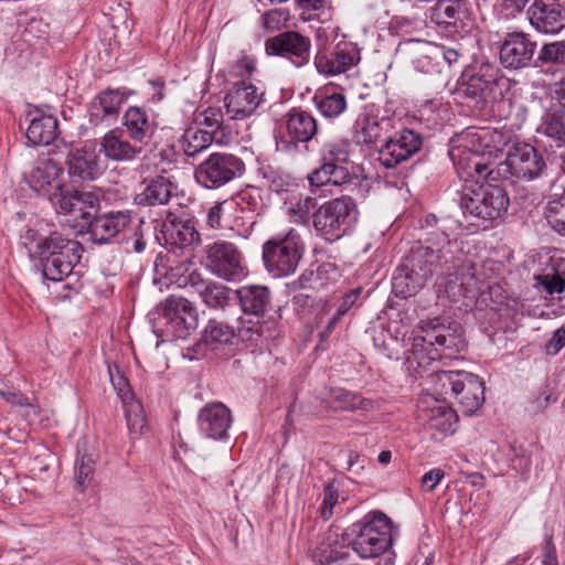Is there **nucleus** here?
Masks as SVG:
<instances>
[{"label": "nucleus", "mask_w": 565, "mask_h": 565, "mask_svg": "<svg viewBox=\"0 0 565 565\" xmlns=\"http://www.w3.org/2000/svg\"><path fill=\"white\" fill-rule=\"evenodd\" d=\"M498 67L491 64H481L478 72L473 74L465 88V95L475 102L473 107L477 110H486L484 96L491 82L495 81Z\"/></svg>", "instance_id": "f704fd0d"}, {"label": "nucleus", "mask_w": 565, "mask_h": 565, "mask_svg": "<svg viewBox=\"0 0 565 565\" xmlns=\"http://www.w3.org/2000/svg\"><path fill=\"white\" fill-rule=\"evenodd\" d=\"M143 148L124 138V130L108 131L102 139L100 151L113 161H132L142 153Z\"/></svg>", "instance_id": "c756f323"}, {"label": "nucleus", "mask_w": 565, "mask_h": 565, "mask_svg": "<svg viewBox=\"0 0 565 565\" xmlns=\"http://www.w3.org/2000/svg\"><path fill=\"white\" fill-rule=\"evenodd\" d=\"M422 147V135L405 128L385 138V142L379 149V161L386 169H392L412 158Z\"/></svg>", "instance_id": "2eb2a0df"}, {"label": "nucleus", "mask_w": 565, "mask_h": 565, "mask_svg": "<svg viewBox=\"0 0 565 565\" xmlns=\"http://www.w3.org/2000/svg\"><path fill=\"white\" fill-rule=\"evenodd\" d=\"M483 181L471 186H465L459 194V205L463 214L476 221V225L491 223L507 213L510 199L507 190L492 183Z\"/></svg>", "instance_id": "20e7f679"}, {"label": "nucleus", "mask_w": 565, "mask_h": 565, "mask_svg": "<svg viewBox=\"0 0 565 565\" xmlns=\"http://www.w3.org/2000/svg\"><path fill=\"white\" fill-rule=\"evenodd\" d=\"M125 102V96L117 89H106L102 92L92 103L89 107V121L98 125L107 117H116L119 108Z\"/></svg>", "instance_id": "c9c22d12"}, {"label": "nucleus", "mask_w": 565, "mask_h": 565, "mask_svg": "<svg viewBox=\"0 0 565 565\" xmlns=\"http://www.w3.org/2000/svg\"><path fill=\"white\" fill-rule=\"evenodd\" d=\"M142 191L137 194L136 201L139 205L154 206L169 203L177 186L166 177L156 175L146 179Z\"/></svg>", "instance_id": "72a5a7b5"}, {"label": "nucleus", "mask_w": 565, "mask_h": 565, "mask_svg": "<svg viewBox=\"0 0 565 565\" xmlns=\"http://www.w3.org/2000/svg\"><path fill=\"white\" fill-rule=\"evenodd\" d=\"M67 174L71 184L96 180L103 172L99 154L93 146L72 150L66 157Z\"/></svg>", "instance_id": "412c9836"}, {"label": "nucleus", "mask_w": 565, "mask_h": 565, "mask_svg": "<svg viewBox=\"0 0 565 565\" xmlns=\"http://www.w3.org/2000/svg\"><path fill=\"white\" fill-rule=\"evenodd\" d=\"M537 132L548 138L557 148L565 147V108L547 111L542 118Z\"/></svg>", "instance_id": "58836bf2"}, {"label": "nucleus", "mask_w": 565, "mask_h": 565, "mask_svg": "<svg viewBox=\"0 0 565 565\" xmlns=\"http://www.w3.org/2000/svg\"><path fill=\"white\" fill-rule=\"evenodd\" d=\"M465 371H437L431 377L434 393L443 398H454L458 394L459 385H462L461 375Z\"/></svg>", "instance_id": "79ce46f5"}, {"label": "nucleus", "mask_w": 565, "mask_h": 565, "mask_svg": "<svg viewBox=\"0 0 565 565\" xmlns=\"http://www.w3.org/2000/svg\"><path fill=\"white\" fill-rule=\"evenodd\" d=\"M390 126V120L364 115L356 120L354 138L358 143L373 145L380 140L385 142V135Z\"/></svg>", "instance_id": "e433bc0d"}, {"label": "nucleus", "mask_w": 565, "mask_h": 565, "mask_svg": "<svg viewBox=\"0 0 565 565\" xmlns=\"http://www.w3.org/2000/svg\"><path fill=\"white\" fill-rule=\"evenodd\" d=\"M495 81L491 82L490 87L484 96L486 110H479L483 116L491 115L494 113V104L504 100L511 102V89L514 85L510 78L504 76L500 68L498 74L494 76Z\"/></svg>", "instance_id": "a19ab883"}, {"label": "nucleus", "mask_w": 565, "mask_h": 565, "mask_svg": "<svg viewBox=\"0 0 565 565\" xmlns=\"http://www.w3.org/2000/svg\"><path fill=\"white\" fill-rule=\"evenodd\" d=\"M29 126L26 139L34 146L50 145L56 137L57 119L52 115H44L40 110L28 114Z\"/></svg>", "instance_id": "473e14b6"}, {"label": "nucleus", "mask_w": 565, "mask_h": 565, "mask_svg": "<svg viewBox=\"0 0 565 565\" xmlns=\"http://www.w3.org/2000/svg\"><path fill=\"white\" fill-rule=\"evenodd\" d=\"M232 203L227 201L215 203L211 206L206 214V224L211 228H222L223 225V216L225 211L231 207Z\"/></svg>", "instance_id": "4d7b16f0"}, {"label": "nucleus", "mask_w": 565, "mask_h": 565, "mask_svg": "<svg viewBox=\"0 0 565 565\" xmlns=\"http://www.w3.org/2000/svg\"><path fill=\"white\" fill-rule=\"evenodd\" d=\"M545 217L555 232L565 235V188L547 203Z\"/></svg>", "instance_id": "a18cd8bd"}, {"label": "nucleus", "mask_w": 565, "mask_h": 565, "mask_svg": "<svg viewBox=\"0 0 565 565\" xmlns=\"http://www.w3.org/2000/svg\"><path fill=\"white\" fill-rule=\"evenodd\" d=\"M449 156L461 178L472 179L475 184L483 181H497V178L490 175V172L495 169V164L486 162L483 154L478 151L458 146L449 152Z\"/></svg>", "instance_id": "4be33fe9"}, {"label": "nucleus", "mask_w": 565, "mask_h": 565, "mask_svg": "<svg viewBox=\"0 0 565 565\" xmlns=\"http://www.w3.org/2000/svg\"><path fill=\"white\" fill-rule=\"evenodd\" d=\"M430 19L450 34L466 33L472 25L466 0H438L431 9Z\"/></svg>", "instance_id": "f3484780"}, {"label": "nucleus", "mask_w": 565, "mask_h": 565, "mask_svg": "<svg viewBox=\"0 0 565 565\" xmlns=\"http://www.w3.org/2000/svg\"><path fill=\"white\" fill-rule=\"evenodd\" d=\"M358 210L351 195L324 202L312 213V225L318 236L335 242L344 236L356 222Z\"/></svg>", "instance_id": "0eeeda50"}, {"label": "nucleus", "mask_w": 565, "mask_h": 565, "mask_svg": "<svg viewBox=\"0 0 565 565\" xmlns=\"http://www.w3.org/2000/svg\"><path fill=\"white\" fill-rule=\"evenodd\" d=\"M360 61L361 54L358 44L342 40L332 50H329L326 43H319L313 63L319 74L332 77L348 72Z\"/></svg>", "instance_id": "9b49d317"}, {"label": "nucleus", "mask_w": 565, "mask_h": 565, "mask_svg": "<svg viewBox=\"0 0 565 565\" xmlns=\"http://www.w3.org/2000/svg\"><path fill=\"white\" fill-rule=\"evenodd\" d=\"M360 294H361V289L356 288V289H352L349 292H347L345 295H343L337 306V309H335V311L338 312V316H344L356 302Z\"/></svg>", "instance_id": "0e129e2a"}, {"label": "nucleus", "mask_w": 565, "mask_h": 565, "mask_svg": "<svg viewBox=\"0 0 565 565\" xmlns=\"http://www.w3.org/2000/svg\"><path fill=\"white\" fill-rule=\"evenodd\" d=\"M551 397H552V394L548 390V387L545 385V386H542L539 391V394L537 396H535L531 403H530V411L533 413V414H536L539 412H542L544 411L550 402H551Z\"/></svg>", "instance_id": "e2e57ef3"}, {"label": "nucleus", "mask_w": 565, "mask_h": 565, "mask_svg": "<svg viewBox=\"0 0 565 565\" xmlns=\"http://www.w3.org/2000/svg\"><path fill=\"white\" fill-rule=\"evenodd\" d=\"M330 175V184L343 186V190H349V192L359 190V178L350 173L347 167L338 163H331Z\"/></svg>", "instance_id": "8fccbe9b"}, {"label": "nucleus", "mask_w": 565, "mask_h": 565, "mask_svg": "<svg viewBox=\"0 0 565 565\" xmlns=\"http://www.w3.org/2000/svg\"><path fill=\"white\" fill-rule=\"evenodd\" d=\"M420 333L414 338L412 353L417 359L424 347H436L429 356L436 360L441 354L452 356L466 348L461 324L449 318L436 317L422 321Z\"/></svg>", "instance_id": "39448f33"}, {"label": "nucleus", "mask_w": 565, "mask_h": 565, "mask_svg": "<svg viewBox=\"0 0 565 565\" xmlns=\"http://www.w3.org/2000/svg\"><path fill=\"white\" fill-rule=\"evenodd\" d=\"M546 163L542 154L531 145H518L510 151L504 161L495 163L490 175L500 180H534L542 175Z\"/></svg>", "instance_id": "1a4fd4ad"}, {"label": "nucleus", "mask_w": 565, "mask_h": 565, "mask_svg": "<svg viewBox=\"0 0 565 565\" xmlns=\"http://www.w3.org/2000/svg\"><path fill=\"white\" fill-rule=\"evenodd\" d=\"M318 132L319 126L313 115L294 107L279 120L275 136L276 149L288 157H295L308 150V145Z\"/></svg>", "instance_id": "423d86ee"}, {"label": "nucleus", "mask_w": 565, "mask_h": 565, "mask_svg": "<svg viewBox=\"0 0 565 565\" xmlns=\"http://www.w3.org/2000/svg\"><path fill=\"white\" fill-rule=\"evenodd\" d=\"M52 205L58 213L81 218L87 225L98 212L100 206L99 196L94 191L77 189L73 184H66L60 189L54 196Z\"/></svg>", "instance_id": "4468645a"}, {"label": "nucleus", "mask_w": 565, "mask_h": 565, "mask_svg": "<svg viewBox=\"0 0 565 565\" xmlns=\"http://www.w3.org/2000/svg\"><path fill=\"white\" fill-rule=\"evenodd\" d=\"M235 337L233 327L226 322L211 319L205 326L199 345H205L212 351L231 343Z\"/></svg>", "instance_id": "ea45409f"}, {"label": "nucleus", "mask_w": 565, "mask_h": 565, "mask_svg": "<svg viewBox=\"0 0 565 565\" xmlns=\"http://www.w3.org/2000/svg\"><path fill=\"white\" fill-rule=\"evenodd\" d=\"M198 424L206 438L225 439L232 424L231 411L222 403L207 404L200 411Z\"/></svg>", "instance_id": "a878e982"}, {"label": "nucleus", "mask_w": 565, "mask_h": 565, "mask_svg": "<svg viewBox=\"0 0 565 565\" xmlns=\"http://www.w3.org/2000/svg\"><path fill=\"white\" fill-rule=\"evenodd\" d=\"M164 332L173 339H186L196 328L199 315L185 298L170 296L162 303Z\"/></svg>", "instance_id": "ddd939ff"}, {"label": "nucleus", "mask_w": 565, "mask_h": 565, "mask_svg": "<svg viewBox=\"0 0 565 565\" xmlns=\"http://www.w3.org/2000/svg\"><path fill=\"white\" fill-rule=\"evenodd\" d=\"M328 402L334 411L354 412L360 409L370 412L374 408V402L372 399L341 387L330 388Z\"/></svg>", "instance_id": "4c0bfd02"}, {"label": "nucleus", "mask_w": 565, "mask_h": 565, "mask_svg": "<svg viewBox=\"0 0 565 565\" xmlns=\"http://www.w3.org/2000/svg\"><path fill=\"white\" fill-rule=\"evenodd\" d=\"M339 501V492L333 483L328 482L323 490V503L320 514L324 520H329L333 515V508Z\"/></svg>", "instance_id": "5fc2aeb1"}, {"label": "nucleus", "mask_w": 565, "mask_h": 565, "mask_svg": "<svg viewBox=\"0 0 565 565\" xmlns=\"http://www.w3.org/2000/svg\"><path fill=\"white\" fill-rule=\"evenodd\" d=\"M534 66L565 67V41L544 43L537 52Z\"/></svg>", "instance_id": "c03bdc74"}, {"label": "nucleus", "mask_w": 565, "mask_h": 565, "mask_svg": "<svg viewBox=\"0 0 565 565\" xmlns=\"http://www.w3.org/2000/svg\"><path fill=\"white\" fill-rule=\"evenodd\" d=\"M397 534L392 520L380 511L367 513L361 521L345 530L348 544L362 558L386 553Z\"/></svg>", "instance_id": "7ed1b4c3"}, {"label": "nucleus", "mask_w": 565, "mask_h": 565, "mask_svg": "<svg viewBox=\"0 0 565 565\" xmlns=\"http://www.w3.org/2000/svg\"><path fill=\"white\" fill-rule=\"evenodd\" d=\"M122 126L128 138L138 146H147L157 131V122L149 118L148 113L137 106L127 108L122 116Z\"/></svg>", "instance_id": "cd10ccee"}, {"label": "nucleus", "mask_w": 565, "mask_h": 565, "mask_svg": "<svg viewBox=\"0 0 565 565\" xmlns=\"http://www.w3.org/2000/svg\"><path fill=\"white\" fill-rule=\"evenodd\" d=\"M131 223L128 211L109 212L97 215L88 222L87 230L90 239L97 244H107L124 232Z\"/></svg>", "instance_id": "393cba45"}, {"label": "nucleus", "mask_w": 565, "mask_h": 565, "mask_svg": "<svg viewBox=\"0 0 565 565\" xmlns=\"http://www.w3.org/2000/svg\"><path fill=\"white\" fill-rule=\"evenodd\" d=\"M263 94L245 79L232 85L224 97L226 114L231 119L242 120L252 116L262 103Z\"/></svg>", "instance_id": "a211bd4d"}, {"label": "nucleus", "mask_w": 565, "mask_h": 565, "mask_svg": "<svg viewBox=\"0 0 565 565\" xmlns=\"http://www.w3.org/2000/svg\"><path fill=\"white\" fill-rule=\"evenodd\" d=\"M202 117L203 119L201 124L209 129L207 131H212V135L214 136V134L222 127L223 114L220 109L210 107L203 111Z\"/></svg>", "instance_id": "13d9d810"}, {"label": "nucleus", "mask_w": 565, "mask_h": 565, "mask_svg": "<svg viewBox=\"0 0 565 565\" xmlns=\"http://www.w3.org/2000/svg\"><path fill=\"white\" fill-rule=\"evenodd\" d=\"M95 460L90 455H82L75 462L76 484L83 490L93 479Z\"/></svg>", "instance_id": "603ef678"}, {"label": "nucleus", "mask_w": 565, "mask_h": 565, "mask_svg": "<svg viewBox=\"0 0 565 565\" xmlns=\"http://www.w3.org/2000/svg\"><path fill=\"white\" fill-rule=\"evenodd\" d=\"M565 347V323L558 328L545 344L547 354L556 355Z\"/></svg>", "instance_id": "680f3d73"}, {"label": "nucleus", "mask_w": 565, "mask_h": 565, "mask_svg": "<svg viewBox=\"0 0 565 565\" xmlns=\"http://www.w3.org/2000/svg\"><path fill=\"white\" fill-rule=\"evenodd\" d=\"M460 382L462 385H459L458 394L454 398L465 415H472L484 402V383L478 375L469 372H463Z\"/></svg>", "instance_id": "7c9ffc66"}, {"label": "nucleus", "mask_w": 565, "mask_h": 565, "mask_svg": "<svg viewBox=\"0 0 565 565\" xmlns=\"http://www.w3.org/2000/svg\"><path fill=\"white\" fill-rule=\"evenodd\" d=\"M260 318H257V321L248 327H242L238 329V337L243 341H250L257 343L260 338L265 337L266 331L268 330V322L267 321H260Z\"/></svg>", "instance_id": "6e6d98bb"}, {"label": "nucleus", "mask_w": 565, "mask_h": 565, "mask_svg": "<svg viewBox=\"0 0 565 565\" xmlns=\"http://www.w3.org/2000/svg\"><path fill=\"white\" fill-rule=\"evenodd\" d=\"M214 140L212 131L196 127L188 128L181 140V147L186 157H194L211 146Z\"/></svg>", "instance_id": "37998d69"}, {"label": "nucleus", "mask_w": 565, "mask_h": 565, "mask_svg": "<svg viewBox=\"0 0 565 565\" xmlns=\"http://www.w3.org/2000/svg\"><path fill=\"white\" fill-rule=\"evenodd\" d=\"M310 39L295 31H287L266 41L268 54L289 58L297 67L303 66L310 58Z\"/></svg>", "instance_id": "6ab92c4d"}, {"label": "nucleus", "mask_w": 565, "mask_h": 565, "mask_svg": "<svg viewBox=\"0 0 565 565\" xmlns=\"http://www.w3.org/2000/svg\"><path fill=\"white\" fill-rule=\"evenodd\" d=\"M234 295L238 299L241 309L245 315L264 318L265 313L270 309L271 292L265 286H242L234 291Z\"/></svg>", "instance_id": "c85d7f7f"}, {"label": "nucleus", "mask_w": 565, "mask_h": 565, "mask_svg": "<svg viewBox=\"0 0 565 565\" xmlns=\"http://www.w3.org/2000/svg\"><path fill=\"white\" fill-rule=\"evenodd\" d=\"M417 418L436 440L454 434L457 429L458 415L456 411L444 404L436 403L428 406L426 402H422L417 408Z\"/></svg>", "instance_id": "aec40b11"}, {"label": "nucleus", "mask_w": 565, "mask_h": 565, "mask_svg": "<svg viewBox=\"0 0 565 565\" xmlns=\"http://www.w3.org/2000/svg\"><path fill=\"white\" fill-rule=\"evenodd\" d=\"M63 169L53 159H39L29 175L30 186L39 194L46 196L51 203L60 189L65 188L67 183L60 180Z\"/></svg>", "instance_id": "5701e85b"}, {"label": "nucleus", "mask_w": 565, "mask_h": 565, "mask_svg": "<svg viewBox=\"0 0 565 565\" xmlns=\"http://www.w3.org/2000/svg\"><path fill=\"white\" fill-rule=\"evenodd\" d=\"M330 169L331 162H322V164L318 169H316L308 175L310 184L317 188L330 184Z\"/></svg>", "instance_id": "bf43d9fd"}, {"label": "nucleus", "mask_w": 565, "mask_h": 565, "mask_svg": "<svg viewBox=\"0 0 565 565\" xmlns=\"http://www.w3.org/2000/svg\"><path fill=\"white\" fill-rule=\"evenodd\" d=\"M535 280L548 295L565 291V276L557 269H554L553 273L537 275Z\"/></svg>", "instance_id": "864d4df0"}, {"label": "nucleus", "mask_w": 565, "mask_h": 565, "mask_svg": "<svg viewBox=\"0 0 565 565\" xmlns=\"http://www.w3.org/2000/svg\"><path fill=\"white\" fill-rule=\"evenodd\" d=\"M125 407V415L127 426L130 433L141 434L146 426V416L143 414L142 405L138 401H126L125 394L121 395Z\"/></svg>", "instance_id": "09e8293b"}, {"label": "nucleus", "mask_w": 565, "mask_h": 565, "mask_svg": "<svg viewBox=\"0 0 565 565\" xmlns=\"http://www.w3.org/2000/svg\"><path fill=\"white\" fill-rule=\"evenodd\" d=\"M332 271L337 275L335 268L331 264H323L317 268V271L313 270H305L300 277L291 284L292 289H318L323 286L322 276Z\"/></svg>", "instance_id": "de8ad7c7"}, {"label": "nucleus", "mask_w": 565, "mask_h": 565, "mask_svg": "<svg viewBox=\"0 0 565 565\" xmlns=\"http://www.w3.org/2000/svg\"><path fill=\"white\" fill-rule=\"evenodd\" d=\"M348 153L340 145L328 143L326 145L322 153V162L329 161L331 163L341 164L347 160Z\"/></svg>", "instance_id": "052dcab7"}, {"label": "nucleus", "mask_w": 565, "mask_h": 565, "mask_svg": "<svg viewBox=\"0 0 565 565\" xmlns=\"http://www.w3.org/2000/svg\"><path fill=\"white\" fill-rule=\"evenodd\" d=\"M527 15L540 32L557 33L565 28V8L558 0H534Z\"/></svg>", "instance_id": "b1692460"}, {"label": "nucleus", "mask_w": 565, "mask_h": 565, "mask_svg": "<svg viewBox=\"0 0 565 565\" xmlns=\"http://www.w3.org/2000/svg\"><path fill=\"white\" fill-rule=\"evenodd\" d=\"M244 169V162L234 154L212 153L198 166L194 177L203 186L216 189L241 175Z\"/></svg>", "instance_id": "f8f14e48"}, {"label": "nucleus", "mask_w": 565, "mask_h": 565, "mask_svg": "<svg viewBox=\"0 0 565 565\" xmlns=\"http://www.w3.org/2000/svg\"><path fill=\"white\" fill-rule=\"evenodd\" d=\"M305 245L300 234L290 228L277 234L263 245V259L267 270L275 277L288 276L297 269Z\"/></svg>", "instance_id": "6e6552de"}, {"label": "nucleus", "mask_w": 565, "mask_h": 565, "mask_svg": "<svg viewBox=\"0 0 565 565\" xmlns=\"http://www.w3.org/2000/svg\"><path fill=\"white\" fill-rule=\"evenodd\" d=\"M205 265L211 273L227 281H238L248 275L244 256L231 242L217 241L204 248Z\"/></svg>", "instance_id": "9d476101"}, {"label": "nucleus", "mask_w": 565, "mask_h": 565, "mask_svg": "<svg viewBox=\"0 0 565 565\" xmlns=\"http://www.w3.org/2000/svg\"><path fill=\"white\" fill-rule=\"evenodd\" d=\"M313 102L320 114L326 118L339 117L347 109V99L341 93L327 96H315Z\"/></svg>", "instance_id": "49530a36"}, {"label": "nucleus", "mask_w": 565, "mask_h": 565, "mask_svg": "<svg viewBox=\"0 0 565 565\" xmlns=\"http://www.w3.org/2000/svg\"><path fill=\"white\" fill-rule=\"evenodd\" d=\"M296 201H290L288 213L292 216H297L302 223H306L309 217H312V213L317 210V200L308 194H299L295 198Z\"/></svg>", "instance_id": "3c124183"}, {"label": "nucleus", "mask_w": 565, "mask_h": 565, "mask_svg": "<svg viewBox=\"0 0 565 565\" xmlns=\"http://www.w3.org/2000/svg\"><path fill=\"white\" fill-rule=\"evenodd\" d=\"M189 285L209 308H224L234 295L231 288L216 281L205 280L196 273L189 276Z\"/></svg>", "instance_id": "2f4dec72"}, {"label": "nucleus", "mask_w": 565, "mask_h": 565, "mask_svg": "<svg viewBox=\"0 0 565 565\" xmlns=\"http://www.w3.org/2000/svg\"><path fill=\"white\" fill-rule=\"evenodd\" d=\"M21 239L29 256L40 260L42 274L49 280L62 281L81 259L79 242L58 232L43 235L35 230H28Z\"/></svg>", "instance_id": "f03ea898"}, {"label": "nucleus", "mask_w": 565, "mask_h": 565, "mask_svg": "<svg viewBox=\"0 0 565 565\" xmlns=\"http://www.w3.org/2000/svg\"><path fill=\"white\" fill-rule=\"evenodd\" d=\"M543 565H558L556 548L553 543L552 536H548L545 541Z\"/></svg>", "instance_id": "774afa93"}, {"label": "nucleus", "mask_w": 565, "mask_h": 565, "mask_svg": "<svg viewBox=\"0 0 565 565\" xmlns=\"http://www.w3.org/2000/svg\"><path fill=\"white\" fill-rule=\"evenodd\" d=\"M537 44L530 34L513 31L505 34L500 44V62L509 70L529 67L534 60Z\"/></svg>", "instance_id": "dca6fc26"}, {"label": "nucleus", "mask_w": 565, "mask_h": 565, "mask_svg": "<svg viewBox=\"0 0 565 565\" xmlns=\"http://www.w3.org/2000/svg\"><path fill=\"white\" fill-rule=\"evenodd\" d=\"M349 558V553L340 551L338 548H331L328 554H326L320 559V565H333L338 564L341 561H347Z\"/></svg>", "instance_id": "338daca9"}, {"label": "nucleus", "mask_w": 565, "mask_h": 565, "mask_svg": "<svg viewBox=\"0 0 565 565\" xmlns=\"http://www.w3.org/2000/svg\"><path fill=\"white\" fill-rule=\"evenodd\" d=\"M445 472L441 469H433L426 472L422 478V486L427 487L428 491H431L444 478Z\"/></svg>", "instance_id": "69168bd1"}, {"label": "nucleus", "mask_w": 565, "mask_h": 565, "mask_svg": "<svg viewBox=\"0 0 565 565\" xmlns=\"http://www.w3.org/2000/svg\"><path fill=\"white\" fill-rule=\"evenodd\" d=\"M162 234L166 243L172 246L184 248L200 243V233L196 231L192 218H182L168 213L162 223Z\"/></svg>", "instance_id": "bb28decb"}, {"label": "nucleus", "mask_w": 565, "mask_h": 565, "mask_svg": "<svg viewBox=\"0 0 565 565\" xmlns=\"http://www.w3.org/2000/svg\"><path fill=\"white\" fill-rule=\"evenodd\" d=\"M434 275L447 277L444 289L454 302L479 290L476 260L445 231L431 232L425 244L417 242L411 247L393 276V291L402 298L411 297Z\"/></svg>", "instance_id": "f257e3e1"}]
</instances>
